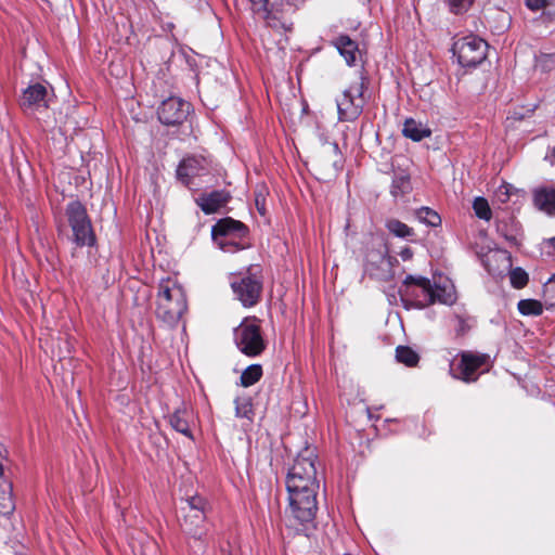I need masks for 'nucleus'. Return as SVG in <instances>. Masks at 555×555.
<instances>
[{"instance_id": "nucleus-1", "label": "nucleus", "mask_w": 555, "mask_h": 555, "mask_svg": "<svg viewBox=\"0 0 555 555\" xmlns=\"http://www.w3.org/2000/svg\"><path fill=\"white\" fill-rule=\"evenodd\" d=\"M315 459L313 451L306 449L297 455L286 476L288 506L285 513L299 524L312 521L318 509L317 493L320 485Z\"/></svg>"}, {"instance_id": "nucleus-2", "label": "nucleus", "mask_w": 555, "mask_h": 555, "mask_svg": "<svg viewBox=\"0 0 555 555\" xmlns=\"http://www.w3.org/2000/svg\"><path fill=\"white\" fill-rule=\"evenodd\" d=\"M186 309V296L182 286L171 278L163 279L158 285L156 317L172 327L178 324Z\"/></svg>"}, {"instance_id": "nucleus-3", "label": "nucleus", "mask_w": 555, "mask_h": 555, "mask_svg": "<svg viewBox=\"0 0 555 555\" xmlns=\"http://www.w3.org/2000/svg\"><path fill=\"white\" fill-rule=\"evenodd\" d=\"M296 0H270L263 10L256 14L266 25L279 33H287L293 28V15L297 9Z\"/></svg>"}, {"instance_id": "nucleus-4", "label": "nucleus", "mask_w": 555, "mask_h": 555, "mask_svg": "<svg viewBox=\"0 0 555 555\" xmlns=\"http://www.w3.org/2000/svg\"><path fill=\"white\" fill-rule=\"evenodd\" d=\"M364 89V78L360 76L336 99L340 121H354L361 115L365 104Z\"/></svg>"}, {"instance_id": "nucleus-5", "label": "nucleus", "mask_w": 555, "mask_h": 555, "mask_svg": "<svg viewBox=\"0 0 555 555\" xmlns=\"http://www.w3.org/2000/svg\"><path fill=\"white\" fill-rule=\"evenodd\" d=\"M206 508L207 502L199 495L185 500V505L182 507L184 515L181 528L186 534L195 539H202L205 535Z\"/></svg>"}, {"instance_id": "nucleus-6", "label": "nucleus", "mask_w": 555, "mask_h": 555, "mask_svg": "<svg viewBox=\"0 0 555 555\" xmlns=\"http://www.w3.org/2000/svg\"><path fill=\"white\" fill-rule=\"evenodd\" d=\"M237 348L249 357L260 354L266 344L260 332V325L256 318L245 319L234 331Z\"/></svg>"}, {"instance_id": "nucleus-7", "label": "nucleus", "mask_w": 555, "mask_h": 555, "mask_svg": "<svg viewBox=\"0 0 555 555\" xmlns=\"http://www.w3.org/2000/svg\"><path fill=\"white\" fill-rule=\"evenodd\" d=\"M66 215L73 231L74 242L78 246L93 245L95 237L82 204L78 201L70 202L66 207Z\"/></svg>"}, {"instance_id": "nucleus-8", "label": "nucleus", "mask_w": 555, "mask_h": 555, "mask_svg": "<svg viewBox=\"0 0 555 555\" xmlns=\"http://www.w3.org/2000/svg\"><path fill=\"white\" fill-rule=\"evenodd\" d=\"M487 42L476 36H466L457 39L453 44V53L457 62L464 67H475L487 56Z\"/></svg>"}, {"instance_id": "nucleus-9", "label": "nucleus", "mask_w": 555, "mask_h": 555, "mask_svg": "<svg viewBox=\"0 0 555 555\" xmlns=\"http://www.w3.org/2000/svg\"><path fill=\"white\" fill-rule=\"evenodd\" d=\"M423 294V304L440 302L452 305L456 300L455 287L447 278H439L434 284L429 280H418Z\"/></svg>"}, {"instance_id": "nucleus-10", "label": "nucleus", "mask_w": 555, "mask_h": 555, "mask_svg": "<svg viewBox=\"0 0 555 555\" xmlns=\"http://www.w3.org/2000/svg\"><path fill=\"white\" fill-rule=\"evenodd\" d=\"M231 287L244 307H253L259 301L262 283L255 275H246L232 280Z\"/></svg>"}, {"instance_id": "nucleus-11", "label": "nucleus", "mask_w": 555, "mask_h": 555, "mask_svg": "<svg viewBox=\"0 0 555 555\" xmlns=\"http://www.w3.org/2000/svg\"><path fill=\"white\" fill-rule=\"evenodd\" d=\"M489 357L487 354H475L472 352H464L461 360L455 364H451V373L453 377L464 382H474L477 379V371L487 364Z\"/></svg>"}, {"instance_id": "nucleus-12", "label": "nucleus", "mask_w": 555, "mask_h": 555, "mask_svg": "<svg viewBox=\"0 0 555 555\" xmlns=\"http://www.w3.org/2000/svg\"><path fill=\"white\" fill-rule=\"evenodd\" d=\"M190 113V103L180 98L171 96L163 101L158 108V119L164 125L182 124Z\"/></svg>"}, {"instance_id": "nucleus-13", "label": "nucleus", "mask_w": 555, "mask_h": 555, "mask_svg": "<svg viewBox=\"0 0 555 555\" xmlns=\"http://www.w3.org/2000/svg\"><path fill=\"white\" fill-rule=\"evenodd\" d=\"M392 259L387 255L385 246L371 250L365 257V270L370 275L385 280L391 274Z\"/></svg>"}, {"instance_id": "nucleus-14", "label": "nucleus", "mask_w": 555, "mask_h": 555, "mask_svg": "<svg viewBox=\"0 0 555 555\" xmlns=\"http://www.w3.org/2000/svg\"><path fill=\"white\" fill-rule=\"evenodd\" d=\"M50 98L47 88L41 83L29 86L23 93L21 106L25 112L35 113L48 108Z\"/></svg>"}, {"instance_id": "nucleus-15", "label": "nucleus", "mask_w": 555, "mask_h": 555, "mask_svg": "<svg viewBox=\"0 0 555 555\" xmlns=\"http://www.w3.org/2000/svg\"><path fill=\"white\" fill-rule=\"evenodd\" d=\"M418 280L428 279L421 275H406L401 287L399 288V293L401 295L402 301L405 302L406 306L410 304L415 308H424L430 304H423V294Z\"/></svg>"}, {"instance_id": "nucleus-16", "label": "nucleus", "mask_w": 555, "mask_h": 555, "mask_svg": "<svg viewBox=\"0 0 555 555\" xmlns=\"http://www.w3.org/2000/svg\"><path fill=\"white\" fill-rule=\"evenodd\" d=\"M212 237L246 236L247 228L240 221L231 218L219 220L211 230Z\"/></svg>"}, {"instance_id": "nucleus-17", "label": "nucleus", "mask_w": 555, "mask_h": 555, "mask_svg": "<svg viewBox=\"0 0 555 555\" xmlns=\"http://www.w3.org/2000/svg\"><path fill=\"white\" fill-rule=\"evenodd\" d=\"M535 207L548 216H555V188L540 186L533 192Z\"/></svg>"}, {"instance_id": "nucleus-18", "label": "nucleus", "mask_w": 555, "mask_h": 555, "mask_svg": "<svg viewBox=\"0 0 555 555\" xmlns=\"http://www.w3.org/2000/svg\"><path fill=\"white\" fill-rule=\"evenodd\" d=\"M204 170L205 167L201 159L196 157H188L178 166L177 176L185 185H190L191 179L199 176Z\"/></svg>"}, {"instance_id": "nucleus-19", "label": "nucleus", "mask_w": 555, "mask_h": 555, "mask_svg": "<svg viewBox=\"0 0 555 555\" xmlns=\"http://www.w3.org/2000/svg\"><path fill=\"white\" fill-rule=\"evenodd\" d=\"M228 199L229 195L225 192L215 191L199 196L196 203L205 214L209 215L218 211L227 204Z\"/></svg>"}, {"instance_id": "nucleus-20", "label": "nucleus", "mask_w": 555, "mask_h": 555, "mask_svg": "<svg viewBox=\"0 0 555 555\" xmlns=\"http://www.w3.org/2000/svg\"><path fill=\"white\" fill-rule=\"evenodd\" d=\"M335 46L349 66H352L361 59V52L356 41L348 36H339Z\"/></svg>"}, {"instance_id": "nucleus-21", "label": "nucleus", "mask_w": 555, "mask_h": 555, "mask_svg": "<svg viewBox=\"0 0 555 555\" xmlns=\"http://www.w3.org/2000/svg\"><path fill=\"white\" fill-rule=\"evenodd\" d=\"M192 420V412L188 408L183 406L173 412L169 418V423L175 430L191 438L190 423Z\"/></svg>"}, {"instance_id": "nucleus-22", "label": "nucleus", "mask_w": 555, "mask_h": 555, "mask_svg": "<svg viewBox=\"0 0 555 555\" xmlns=\"http://www.w3.org/2000/svg\"><path fill=\"white\" fill-rule=\"evenodd\" d=\"M402 133L404 137L418 142L424 138H428L431 133L430 129L412 118L404 121Z\"/></svg>"}, {"instance_id": "nucleus-23", "label": "nucleus", "mask_w": 555, "mask_h": 555, "mask_svg": "<svg viewBox=\"0 0 555 555\" xmlns=\"http://www.w3.org/2000/svg\"><path fill=\"white\" fill-rule=\"evenodd\" d=\"M15 508L12 499V486L4 478L0 480V515L8 516Z\"/></svg>"}, {"instance_id": "nucleus-24", "label": "nucleus", "mask_w": 555, "mask_h": 555, "mask_svg": "<svg viewBox=\"0 0 555 555\" xmlns=\"http://www.w3.org/2000/svg\"><path fill=\"white\" fill-rule=\"evenodd\" d=\"M244 236H227V237H212L215 243L225 253H234L243 249L245 244L241 242Z\"/></svg>"}, {"instance_id": "nucleus-25", "label": "nucleus", "mask_w": 555, "mask_h": 555, "mask_svg": "<svg viewBox=\"0 0 555 555\" xmlns=\"http://www.w3.org/2000/svg\"><path fill=\"white\" fill-rule=\"evenodd\" d=\"M386 228L397 237L409 238L410 236L414 235V230L412 228L397 219L388 220L386 222Z\"/></svg>"}, {"instance_id": "nucleus-26", "label": "nucleus", "mask_w": 555, "mask_h": 555, "mask_svg": "<svg viewBox=\"0 0 555 555\" xmlns=\"http://www.w3.org/2000/svg\"><path fill=\"white\" fill-rule=\"evenodd\" d=\"M262 375V369L259 364H251L245 369L241 375V384L249 387L256 384Z\"/></svg>"}, {"instance_id": "nucleus-27", "label": "nucleus", "mask_w": 555, "mask_h": 555, "mask_svg": "<svg viewBox=\"0 0 555 555\" xmlns=\"http://www.w3.org/2000/svg\"><path fill=\"white\" fill-rule=\"evenodd\" d=\"M517 308L522 315H540L543 312L542 304L535 299H521Z\"/></svg>"}, {"instance_id": "nucleus-28", "label": "nucleus", "mask_w": 555, "mask_h": 555, "mask_svg": "<svg viewBox=\"0 0 555 555\" xmlns=\"http://www.w3.org/2000/svg\"><path fill=\"white\" fill-rule=\"evenodd\" d=\"M396 358L399 362L408 365V366H414L418 362V354L406 346H399L396 349Z\"/></svg>"}, {"instance_id": "nucleus-29", "label": "nucleus", "mask_w": 555, "mask_h": 555, "mask_svg": "<svg viewBox=\"0 0 555 555\" xmlns=\"http://www.w3.org/2000/svg\"><path fill=\"white\" fill-rule=\"evenodd\" d=\"M236 417L251 420L254 415L253 402L249 397H240L235 400Z\"/></svg>"}, {"instance_id": "nucleus-30", "label": "nucleus", "mask_w": 555, "mask_h": 555, "mask_svg": "<svg viewBox=\"0 0 555 555\" xmlns=\"http://www.w3.org/2000/svg\"><path fill=\"white\" fill-rule=\"evenodd\" d=\"M535 69L550 73L555 69V53H540L535 56Z\"/></svg>"}, {"instance_id": "nucleus-31", "label": "nucleus", "mask_w": 555, "mask_h": 555, "mask_svg": "<svg viewBox=\"0 0 555 555\" xmlns=\"http://www.w3.org/2000/svg\"><path fill=\"white\" fill-rule=\"evenodd\" d=\"M417 217L420 221L431 227H437L441 223L440 216L428 207L421 208L417 212Z\"/></svg>"}, {"instance_id": "nucleus-32", "label": "nucleus", "mask_w": 555, "mask_h": 555, "mask_svg": "<svg viewBox=\"0 0 555 555\" xmlns=\"http://www.w3.org/2000/svg\"><path fill=\"white\" fill-rule=\"evenodd\" d=\"M473 208L478 218L483 220H490L491 209L486 198L476 197L473 203Z\"/></svg>"}, {"instance_id": "nucleus-33", "label": "nucleus", "mask_w": 555, "mask_h": 555, "mask_svg": "<svg viewBox=\"0 0 555 555\" xmlns=\"http://www.w3.org/2000/svg\"><path fill=\"white\" fill-rule=\"evenodd\" d=\"M509 280L511 284L515 288H522L524 286L527 285L529 278L525 270H522L521 268H515L509 273Z\"/></svg>"}, {"instance_id": "nucleus-34", "label": "nucleus", "mask_w": 555, "mask_h": 555, "mask_svg": "<svg viewBox=\"0 0 555 555\" xmlns=\"http://www.w3.org/2000/svg\"><path fill=\"white\" fill-rule=\"evenodd\" d=\"M447 2L450 11L459 14L467 11L474 3V0H448Z\"/></svg>"}, {"instance_id": "nucleus-35", "label": "nucleus", "mask_w": 555, "mask_h": 555, "mask_svg": "<svg viewBox=\"0 0 555 555\" xmlns=\"http://www.w3.org/2000/svg\"><path fill=\"white\" fill-rule=\"evenodd\" d=\"M409 185H410V181H409L408 177H405V176L397 177L392 183V190H391L392 195L397 196L399 194H403V193L408 192Z\"/></svg>"}, {"instance_id": "nucleus-36", "label": "nucleus", "mask_w": 555, "mask_h": 555, "mask_svg": "<svg viewBox=\"0 0 555 555\" xmlns=\"http://www.w3.org/2000/svg\"><path fill=\"white\" fill-rule=\"evenodd\" d=\"M544 298L551 306L555 305V274L544 284Z\"/></svg>"}, {"instance_id": "nucleus-37", "label": "nucleus", "mask_w": 555, "mask_h": 555, "mask_svg": "<svg viewBox=\"0 0 555 555\" xmlns=\"http://www.w3.org/2000/svg\"><path fill=\"white\" fill-rule=\"evenodd\" d=\"M266 194H267V191L264 189L258 190L257 193L255 194L256 208L261 216H264L266 211H267Z\"/></svg>"}, {"instance_id": "nucleus-38", "label": "nucleus", "mask_w": 555, "mask_h": 555, "mask_svg": "<svg viewBox=\"0 0 555 555\" xmlns=\"http://www.w3.org/2000/svg\"><path fill=\"white\" fill-rule=\"evenodd\" d=\"M526 5L531 11H539L546 5V0H526Z\"/></svg>"}, {"instance_id": "nucleus-39", "label": "nucleus", "mask_w": 555, "mask_h": 555, "mask_svg": "<svg viewBox=\"0 0 555 555\" xmlns=\"http://www.w3.org/2000/svg\"><path fill=\"white\" fill-rule=\"evenodd\" d=\"M270 0H249L251 3L253 11L257 13L259 10H263Z\"/></svg>"}, {"instance_id": "nucleus-40", "label": "nucleus", "mask_w": 555, "mask_h": 555, "mask_svg": "<svg viewBox=\"0 0 555 555\" xmlns=\"http://www.w3.org/2000/svg\"><path fill=\"white\" fill-rule=\"evenodd\" d=\"M399 255H400V257H401V259H402L403 261H408V260L412 259V257H413V251H412V249H411V248H409V247H404V248H402V249L400 250Z\"/></svg>"}, {"instance_id": "nucleus-41", "label": "nucleus", "mask_w": 555, "mask_h": 555, "mask_svg": "<svg viewBox=\"0 0 555 555\" xmlns=\"http://www.w3.org/2000/svg\"><path fill=\"white\" fill-rule=\"evenodd\" d=\"M545 160H547L552 166H555V146L552 147L545 155Z\"/></svg>"}, {"instance_id": "nucleus-42", "label": "nucleus", "mask_w": 555, "mask_h": 555, "mask_svg": "<svg viewBox=\"0 0 555 555\" xmlns=\"http://www.w3.org/2000/svg\"><path fill=\"white\" fill-rule=\"evenodd\" d=\"M492 258L502 260V251H495L491 256H488V261H490Z\"/></svg>"}, {"instance_id": "nucleus-43", "label": "nucleus", "mask_w": 555, "mask_h": 555, "mask_svg": "<svg viewBox=\"0 0 555 555\" xmlns=\"http://www.w3.org/2000/svg\"><path fill=\"white\" fill-rule=\"evenodd\" d=\"M548 244L555 248V237L550 238Z\"/></svg>"}, {"instance_id": "nucleus-44", "label": "nucleus", "mask_w": 555, "mask_h": 555, "mask_svg": "<svg viewBox=\"0 0 555 555\" xmlns=\"http://www.w3.org/2000/svg\"><path fill=\"white\" fill-rule=\"evenodd\" d=\"M504 189H505V190H507V189H506V186H504ZM499 190H500V192H502L503 186L501 185V186L499 188Z\"/></svg>"}]
</instances>
